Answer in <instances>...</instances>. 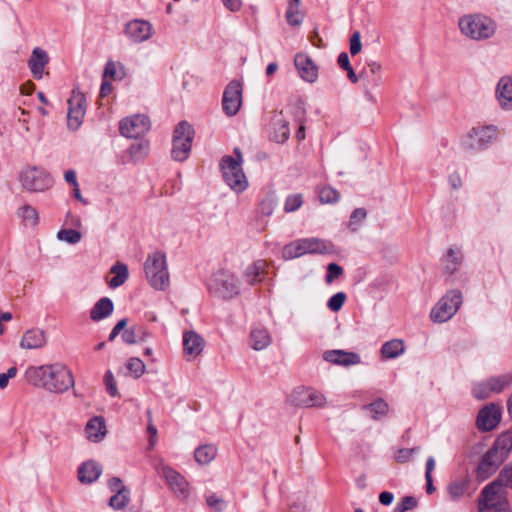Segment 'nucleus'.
Wrapping results in <instances>:
<instances>
[{
  "label": "nucleus",
  "mask_w": 512,
  "mask_h": 512,
  "mask_svg": "<svg viewBox=\"0 0 512 512\" xmlns=\"http://www.w3.org/2000/svg\"><path fill=\"white\" fill-rule=\"evenodd\" d=\"M151 127L150 120L142 114L133 115L120 122V132L127 138H138L146 134Z\"/></svg>",
  "instance_id": "obj_12"
},
{
  "label": "nucleus",
  "mask_w": 512,
  "mask_h": 512,
  "mask_svg": "<svg viewBox=\"0 0 512 512\" xmlns=\"http://www.w3.org/2000/svg\"><path fill=\"white\" fill-rule=\"evenodd\" d=\"M205 341L197 332L190 330L183 334V353L188 361L194 360L204 350Z\"/></svg>",
  "instance_id": "obj_18"
},
{
  "label": "nucleus",
  "mask_w": 512,
  "mask_h": 512,
  "mask_svg": "<svg viewBox=\"0 0 512 512\" xmlns=\"http://www.w3.org/2000/svg\"><path fill=\"white\" fill-rule=\"evenodd\" d=\"M85 433L88 440L92 442L101 441L106 435V425L104 419L100 416L91 418L86 425Z\"/></svg>",
  "instance_id": "obj_29"
},
{
  "label": "nucleus",
  "mask_w": 512,
  "mask_h": 512,
  "mask_svg": "<svg viewBox=\"0 0 512 512\" xmlns=\"http://www.w3.org/2000/svg\"><path fill=\"white\" fill-rule=\"evenodd\" d=\"M367 408L374 419L384 416L388 412V405L383 400H377L370 404Z\"/></svg>",
  "instance_id": "obj_43"
},
{
  "label": "nucleus",
  "mask_w": 512,
  "mask_h": 512,
  "mask_svg": "<svg viewBox=\"0 0 512 512\" xmlns=\"http://www.w3.org/2000/svg\"><path fill=\"white\" fill-rule=\"evenodd\" d=\"M498 130L494 126H479L473 128L469 134L472 147L483 148L498 137Z\"/></svg>",
  "instance_id": "obj_20"
},
{
  "label": "nucleus",
  "mask_w": 512,
  "mask_h": 512,
  "mask_svg": "<svg viewBox=\"0 0 512 512\" xmlns=\"http://www.w3.org/2000/svg\"><path fill=\"white\" fill-rule=\"evenodd\" d=\"M295 137L297 140L302 141L306 137V126L305 121L301 120L299 122L298 130L296 131Z\"/></svg>",
  "instance_id": "obj_61"
},
{
  "label": "nucleus",
  "mask_w": 512,
  "mask_h": 512,
  "mask_svg": "<svg viewBox=\"0 0 512 512\" xmlns=\"http://www.w3.org/2000/svg\"><path fill=\"white\" fill-rule=\"evenodd\" d=\"M124 33L134 43H141L151 38L153 28L148 21L134 19L125 25Z\"/></svg>",
  "instance_id": "obj_16"
},
{
  "label": "nucleus",
  "mask_w": 512,
  "mask_h": 512,
  "mask_svg": "<svg viewBox=\"0 0 512 512\" xmlns=\"http://www.w3.org/2000/svg\"><path fill=\"white\" fill-rule=\"evenodd\" d=\"M129 495L130 492L128 489L118 491L114 496L111 497L109 502L110 506L114 509L124 508L129 502Z\"/></svg>",
  "instance_id": "obj_39"
},
{
  "label": "nucleus",
  "mask_w": 512,
  "mask_h": 512,
  "mask_svg": "<svg viewBox=\"0 0 512 512\" xmlns=\"http://www.w3.org/2000/svg\"><path fill=\"white\" fill-rule=\"evenodd\" d=\"M193 137L194 130L189 123L182 121L175 127L171 151L174 160L181 162L188 158Z\"/></svg>",
  "instance_id": "obj_6"
},
{
  "label": "nucleus",
  "mask_w": 512,
  "mask_h": 512,
  "mask_svg": "<svg viewBox=\"0 0 512 512\" xmlns=\"http://www.w3.org/2000/svg\"><path fill=\"white\" fill-rule=\"evenodd\" d=\"M111 274H113V278H111L108 282L109 287L117 288L123 285L129 276L128 267L126 264L122 262H117L110 269Z\"/></svg>",
  "instance_id": "obj_34"
},
{
  "label": "nucleus",
  "mask_w": 512,
  "mask_h": 512,
  "mask_svg": "<svg viewBox=\"0 0 512 512\" xmlns=\"http://www.w3.org/2000/svg\"><path fill=\"white\" fill-rule=\"evenodd\" d=\"M270 140L283 144L288 138V121L284 110L274 111L269 122Z\"/></svg>",
  "instance_id": "obj_15"
},
{
  "label": "nucleus",
  "mask_w": 512,
  "mask_h": 512,
  "mask_svg": "<svg viewBox=\"0 0 512 512\" xmlns=\"http://www.w3.org/2000/svg\"><path fill=\"white\" fill-rule=\"evenodd\" d=\"M300 0H290V25L299 26L304 20V13L298 9Z\"/></svg>",
  "instance_id": "obj_40"
},
{
  "label": "nucleus",
  "mask_w": 512,
  "mask_h": 512,
  "mask_svg": "<svg viewBox=\"0 0 512 512\" xmlns=\"http://www.w3.org/2000/svg\"><path fill=\"white\" fill-rule=\"evenodd\" d=\"M122 339L126 344H135L138 342L137 333L134 328L126 329L122 333Z\"/></svg>",
  "instance_id": "obj_56"
},
{
  "label": "nucleus",
  "mask_w": 512,
  "mask_h": 512,
  "mask_svg": "<svg viewBox=\"0 0 512 512\" xmlns=\"http://www.w3.org/2000/svg\"><path fill=\"white\" fill-rule=\"evenodd\" d=\"M217 447L212 444L199 446L194 452V458L200 465L210 464L217 456Z\"/></svg>",
  "instance_id": "obj_33"
},
{
  "label": "nucleus",
  "mask_w": 512,
  "mask_h": 512,
  "mask_svg": "<svg viewBox=\"0 0 512 512\" xmlns=\"http://www.w3.org/2000/svg\"><path fill=\"white\" fill-rule=\"evenodd\" d=\"M64 177L68 183L72 184L74 187H77L78 182L76 179V174L73 170L66 171Z\"/></svg>",
  "instance_id": "obj_64"
},
{
  "label": "nucleus",
  "mask_w": 512,
  "mask_h": 512,
  "mask_svg": "<svg viewBox=\"0 0 512 512\" xmlns=\"http://www.w3.org/2000/svg\"><path fill=\"white\" fill-rule=\"evenodd\" d=\"M221 169L225 182L233 191L240 193L246 190L248 181L239 161L225 156L221 160Z\"/></svg>",
  "instance_id": "obj_7"
},
{
  "label": "nucleus",
  "mask_w": 512,
  "mask_h": 512,
  "mask_svg": "<svg viewBox=\"0 0 512 512\" xmlns=\"http://www.w3.org/2000/svg\"><path fill=\"white\" fill-rule=\"evenodd\" d=\"M102 473L101 466L95 461L84 462L78 469V479L81 483L91 484L96 481Z\"/></svg>",
  "instance_id": "obj_28"
},
{
  "label": "nucleus",
  "mask_w": 512,
  "mask_h": 512,
  "mask_svg": "<svg viewBox=\"0 0 512 512\" xmlns=\"http://www.w3.org/2000/svg\"><path fill=\"white\" fill-rule=\"evenodd\" d=\"M512 383V376L505 375L493 377L487 381L477 384L473 389L476 398L483 400L489 398L494 393H500Z\"/></svg>",
  "instance_id": "obj_13"
},
{
  "label": "nucleus",
  "mask_w": 512,
  "mask_h": 512,
  "mask_svg": "<svg viewBox=\"0 0 512 512\" xmlns=\"http://www.w3.org/2000/svg\"><path fill=\"white\" fill-rule=\"evenodd\" d=\"M294 402L297 406H321L324 404L325 398L311 388H299L294 392Z\"/></svg>",
  "instance_id": "obj_21"
},
{
  "label": "nucleus",
  "mask_w": 512,
  "mask_h": 512,
  "mask_svg": "<svg viewBox=\"0 0 512 512\" xmlns=\"http://www.w3.org/2000/svg\"><path fill=\"white\" fill-rule=\"evenodd\" d=\"M489 450L504 462L512 452V430L502 432Z\"/></svg>",
  "instance_id": "obj_22"
},
{
  "label": "nucleus",
  "mask_w": 512,
  "mask_h": 512,
  "mask_svg": "<svg viewBox=\"0 0 512 512\" xmlns=\"http://www.w3.org/2000/svg\"><path fill=\"white\" fill-rule=\"evenodd\" d=\"M294 65L297 73L304 81L312 83L318 78V66L307 54H296L294 58Z\"/></svg>",
  "instance_id": "obj_17"
},
{
  "label": "nucleus",
  "mask_w": 512,
  "mask_h": 512,
  "mask_svg": "<svg viewBox=\"0 0 512 512\" xmlns=\"http://www.w3.org/2000/svg\"><path fill=\"white\" fill-rule=\"evenodd\" d=\"M496 481H498L501 486L512 487V466L503 469Z\"/></svg>",
  "instance_id": "obj_52"
},
{
  "label": "nucleus",
  "mask_w": 512,
  "mask_h": 512,
  "mask_svg": "<svg viewBox=\"0 0 512 512\" xmlns=\"http://www.w3.org/2000/svg\"><path fill=\"white\" fill-rule=\"evenodd\" d=\"M417 500L412 496H405L395 508V512H406L415 508Z\"/></svg>",
  "instance_id": "obj_48"
},
{
  "label": "nucleus",
  "mask_w": 512,
  "mask_h": 512,
  "mask_svg": "<svg viewBox=\"0 0 512 512\" xmlns=\"http://www.w3.org/2000/svg\"><path fill=\"white\" fill-rule=\"evenodd\" d=\"M480 512H510L509 504L498 481L490 483L482 491L479 501Z\"/></svg>",
  "instance_id": "obj_5"
},
{
  "label": "nucleus",
  "mask_w": 512,
  "mask_h": 512,
  "mask_svg": "<svg viewBox=\"0 0 512 512\" xmlns=\"http://www.w3.org/2000/svg\"><path fill=\"white\" fill-rule=\"evenodd\" d=\"M338 64L340 67H342L344 70L351 67L348 55L346 53H341L338 57Z\"/></svg>",
  "instance_id": "obj_63"
},
{
  "label": "nucleus",
  "mask_w": 512,
  "mask_h": 512,
  "mask_svg": "<svg viewBox=\"0 0 512 512\" xmlns=\"http://www.w3.org/2000/svg\"><path fill=\"white\" fill-rule=\"evenodd\" d=\"M112 92V85L107 81V79L103 78V82L100 89V95L102 97L108 96Z\"/></svg>",
  "instance_id": "obj_62"
},
{
  "label": "nucleus",
  "mask_w": 512,
  "mask_h": 512,
  "mask_svg": "<svg viewBox=\"0 0 512 512\" xmlns=\"http://www.w3.org/2000/svg\"><path fill=\"white\" fill-rule=\"evenodd\" d=\"M160 475L177 498L186 500L189 497L190 486L183 475L169 466H162Z\"/></svg>",
  "instance_id": "obj_11"
},
{
  "label": "nucleus",
  "mask_w": 512,
  "mask_h": 512,
  "mask_svg": "<svg viewBox=\"0 0 512 512\" xmlns=\"http://www.w3.org/2000/svg\"><path fill=\"white\" fill-rule=\"evenodd\" d=\"M404 351V343L401 340L394 339L386 342L382 349L381 354L383 358H395L402 354Z\"/></svg>",
  "instance_id": "obj_36"
},
{
  "label": "nucleus",
  "mask_w": 512,
  "mask_h": 512,
  "mask_svg": "<svg viewBox=\"0 0 512 512\" xmlns=\"http://www.w3.org/2000/svg\"><path fill=\"white\" fill-rule=\"evenodd\" d=\"M327 269H328V273L326 275V282L327 283L333 282L334 279L338 278L343 273V269L339 265H337L335 263H330L328 265Z\"/></svg>",
  "instance_id": "obj_50"
},
{
  "label": "nucleus",
  "mask_w": 512,
  "mask_h": 512,
  "mask_svg": "<svg viewBox=\"0 0 512 512\" xmlns=\"http://www.w3.org/2000/svg\"><path fill=\"white\" fill-rule=\"evenodd\" d=\"M126 368L135 379L140 378L146 372L145 363L138 357L129 358L126 362Z\"/></svg>",
  "instance_id": "obj_37"
},
{
  "label": "nucleus",
  "mask_w": 512,
  "mask_h": 512,
  "mask_svg": "<svg viewBox=\"0 0 512 512\" xmlns=\"http://www.w3.org/2000/svg\"><path fill=\"white\" fill-rule=\"evenodd\" d=\"M103 381H104V385L106 387V391L109 393L110 396H112V397L119 396L117 382L114 378L113 373L110 370H108L105 373Z\"/></svg>",
  "instance_id": "obj_44"
},
{
  "label": "nucleus",
  "mask_w": 512,
  "mask_h": 512,
  "mask_svg": "<svg viewBox=\"0 0 512 512\" xmlns=\"http://www.w3.org/2000/svg\"><path fill=\"white\" fill-rule=\"evenodd\" d=\"M268 264L264 260H257L247 266L244 272V279L251 285L262 282L267 273Z\"/></svg>",
  "instance_id": "obj_27"
},
{
  "label": "nucleus",
  "mask_w": 512,
  "mask_h": 512,
  "mask_svg": "<svg viewBox=\"0 0 512 512\" xmlns=\"http://www.w3.org/2000/svg\"><path fill=\"white\" fill-rule=\"evenodd\" d=\"M22 186L31 192H42L50 188L52 179L41 169L30 167L20 175Z\"/></svg>",
  "instance_id": "obj_9"
},
{
  "label": "nucleus",
  "mask_w": 512,
  "mask_h": 512,
  "mask_svg": "<svg viewBox=\"0 0 512 512\" xmlns=\"http://www.w3.org/2000/svg\"><path fill=\"white\" fill-rule=\"evenodd\" d=\"M418 449L417 448H413V449H408V448H402V449H399L396 451L395 453V460L398 462V463H407L409 461H411L412 457H413V454L415 451H417Z\"/></svg>",
  "instance_id": "obj_47"
},
{
  "label": "nucleus",
  "mask_w": 512,
  "mask_h": 512,
  "mask_svg": "<svg viewBox=\"0 0 512 512\" xmlns=\"http://www.w3.org/2000/svg\"><path fill=\"white\" fill-rule=\"evenodd\" d=\"M81 233L73 229H62L57 233V238L69 244H76L81 240Z\"/></svg>",
  "instance_id": "obj_41"
},
{
  "label": "nucleus",
  "mask_w": 512,
  "mask_h": 512,
  "mask_svg": "<svg viewBox=\"0 0 512 512\" xmlns=\"http://www.w3.org/2000/svg\"><path fill=\"white\" fill-rule=\"evenodd\" d=\"M49 62V56L45 50L36 47L33 49L31 57L28 61L31 73L36 79H41L44 68Z\"/></svg>",
  "instance_id": "obj_24"
},
{
  "label": "nucleus",
  "mask_w": 512,
  "mask_h": 512,
  "mask_svg": "<svg viewBox=\"0 0 512 512\" xmlns=\"http://www.w3.org/2000/svg\"><path fill=\"white\" fill-rule=\"evenodd\" d=\"M362 49L361 36L359 32H354L350 38V53L358 54Z\"/></svg>",
  "instance_id": "obj_51"
},
{
  "label": "nucleus",
  "mask_w": 512,
  "mask_h": 512,
  "mask_svg": "<svg viewBox=\"0 0 512 512\" xmlns=\"http://www.w3.org/2000/svg\"><path fill=\"white\" fill-rule=\"evenodd\" d=\"M459 28L461 32L474 40H482L491 37L496 31L495 22L481 14H469L460 18Z\"/></svg>",
  "instance_id": "obj_3"
},
{
  "label": "nucleus",
  "mask_w": 512,
  "mask_h": 512,
  "mask_svg": "<svg viewBox=\"0 0 512 512\" xmlns=\"http://www.w3.org/2000/svg\"><path fill=\"white\" fill-rule=\"evenodd\" d=\"M223 4L230 11H238L241 8V0H222Z\"/></svg>",
  "instance_id": "obj_59"
},
{
  "label": "nucleus",
  "mask_w": 512,
  "mask_h": 512,
  "mask_svg": "<svg viewBox=\"0 0 512 512\" xmlns=\"http://www.w3.org/2000/svg\"><path fill=\"white\" fill-rule=\"evenodd\" d=\"M250 343L252 349L261 351L271 344V336L267 329L263 327L254 328L250 333Z\"/></svg>",
  "instance_id": "obj_32"
},
{
  "label": "nucleus",
  "mask_w": 512,
  "mask_h": 512,
  "mask_svg": "<svg viewBox=\"0 0 512 512\" xmlns=\"http://www.w3.org/2000/svg\"><path fill=\"white\" fill-rule=\"evenodd\" d=\"M461 257L458 250L450 249L445 258V268L449 273H452L456 266L460 263Z\"/></svg>",
  "instance_id": "obj_42"
},
{
  "label": "nucleus",
  "mask_w": 512,
  "mask_h": 512,
  "mask_svg": "<svg viewBox=\"0 0 512 512\" xmlns=\"http://www.w3.org/2000/svg\"><path fill=\"white\" fill-rule=\"evenodd\" d=\"M501 420V411L495 404H489L482 408L477 416V426L480 430H493Z\"/></svg>",
  "instance_id": "obj_19"
},
{
  "label": "nucleus",
  "mask_w": 512,
  "mask_h": 512,
  "mask_svg": "<svg viewBox=\"0 0 512 512\" xmlns=\"http://www.w3.org/2000/svg\"><path fill=\"white\" fill-rule=\"evenodd\" d=\"M145 277L150 286L157 291H166L170 286V273L166 254L155 251L148 255L144 263Z\"/></svg>",
  "instance_id": "obj_2"
},
{
  "label": "nucleus",
  "mask_w": 512,
  "mask_h": 512,
  "mask_svg": "<svg viewBox=\"0 0 512 512\" xmlns=\"http://www.w3.org/2000/svg\"><path fill=\"white\" fill-rule=\"evenodd\" d=\"M17 216L21 219L26 227L34 228L39 224L38 211L28 204L22 205L18 208Z\"/></svg>",
  "instance_id": "obj_35"
},
{
  "label": "nucleus",
  "mask_w": 512,
  "mask_h": 512,
  "mask_svg": "<svg viewBox=\"0 0 512 512\" xmlns=\"http://www.w3.org/2000/svg\"><path fill=\"white\" fill-rule=\"evenodd\" d=\"M86 98L79 91H73L68 99L67 125L70 130H77L83 122L86 113Z\"/></svg>",
  "instance_id": "obj_10"
},
{
  "label": "nucleus",
  "mask_w": 512,
  "mask_h": 512,
  "mask_svg": "<svg viewBox=\"0 0 512 512\" xmlns=\"http://www.w3.org/2000/svg\"><path fill=\"white\" fill-rule=\"evenodd\" d=\"M45 344V333L37 328L27 330L20 340V347L25 350L40 349Z\"/></svg>",
  "instance_id": "obj_25"
},
{
  "label": "nucleus",
  "mask_w": 512,
  "mask_h": 512,
  "mask_svg": "<svg viewBox=\"0 0 512 512\" xmlns=\"http://www.w3.org/2000/svg\"><path fill=\"white\" fill-rule=\"evenodd\" d=\"M114 310V304L108 297L99 299L90 311V317L93 321H100L109 317Z\"/></svg>",
  "instance_id": "obj_30"
},
{
  "label": "nucleus",
  "mask_w": 512,
  "mask_h": 512,
  "mask_svg": "<svg viewBox=\"0 0 512 512\" xmlns=\"http://www.w3.org/2000/svg\"><path fill=\"white\" fill-rule=\"evenodd\" d=\"M467 489H468V481H466V480L457 481V482L452 483L449 486V494L451 495L452 498H459L465 494Z\"/></svg>",
  "instance_id": "obj_45"
},
{
  "label": "nucleus",
  "mask_w": 512,
  "mask_h": 512,
  "mask_svg": "<svg viewBox=\"0 0 512 512\" xmlns=\"http://www.w3.org/2000/svg\"><path fill=\"white\" fill-rule=\"evenodd\" d=\"M103 78L104 79H116L118 78V73H117V65L115 62L113 61H108L105 65V69H104V74H103Z\"/></svg>",
  "instance_id": "obj_54"
},
{
  "label": "nucleus",
  "mask_w": 512,
  "mask_h": 512,
  "mask_svg": "<svg viewBox=\"0 0 512 512\" xmlns=\"http://www.w3.org/2000/svg\"><path fill=\"white\" fill-rule=\"evenodd\" d=\"M339 198V192L330 186H324L319 190V199L324 204L335 203Z\"/></svg>",
  "instance_id": "obj_38"
},
{
  "label": "nucleus",
  "mask_w": 512,
  "mask_h": 512,
  "mask_svg": "<svg viewBox=\"0 0 512 512\" xmlns=\"http://www.w3.org/2000/svg\"><path fill=\"white\" fill-rule=\"evenodd\" d=\"M502 461L497 458L490 450L483 456L477 468V476L481 480H485L492 476L502 465Z\"/></svg>",
  "instance_id": "obj_23"
},
{
  "label": "nucleus",
  "mask_w": 512,
  "mask_h": 512,
  "mask_svg": "<svg viewBox=\"0 0 512 512\" xmlns=\"http://www.w3.org/2000/svg\"><path fill=\"white\" fill-rule=\"evenodd\" d=\"M323 358L332 364L350 366L360 362L357 354L343 350H330L323 354Z\"/></svg>",
  "instance_id": "obj_26"
},
{
  "label": "nucleus",
  "mask_w": 512,
  "mask_h": 512,
  "mask_svg": "<svg viewBox=\"0 0 512 512\" xmlns=\"http://www.w3.org/2000/svg\"><path fill=\"white\" fill-rule=\"evenodd\" d=\"M303 196L301 194H296L290 199V211H294L300 208L303 205Z\"/></svg>",
  "instance_id": "obj_58"
},
{
  "label": "nucleus",
  "mask_w": 512,
  "mask_h": 512,
  "mask_svg": "<svg viewBox=\"0 0 512 512\" xmlns=\"http://www.w3.org/2000/svg\"><path fill=\"white\" fill-rule=\"evenodd\" d=\"M366 216H367V212L365 209L358 208V209L354 210V212L352 213V215L350 217V223H349L350 227L352 229H357L362 224V222L364 221Z\"/></svg>",
  "instance_id": "obj_46"
},
{
  "label": "nucleus",
  "mask_w": 512,
  "mask_h": 512,
  "mask_svg": "<svg viewBox=\"0 0 512 512\" xmlns=\"http://www.w3.org/2000/svg\"><path fill=\"white\" fill-rule=\"evenodd\" d=\"M461 303L462 295L460 292H448L431 310V320L436 323L446 322L457 312Z\"/></svg>",
  "instance_id": "obj_8"
},
{
  "label": "nucleus",
  "mask_w": 512,
  "mask_h": 512,
  "mask_svg": "<svg viewBox=\"0 0 512 512\" xmlns=\"http://www.w3.org/2000/svg\"><path fill=\"white\" fill-rule=\"evenodd\" d=\"M17 375V368L11 367L6 373L0 374V389H4L8 386L9 380Z\"/></svg>",
  "instance_id": "obj_53"
},
{
  "label": "nucleus",
  "mask_w": 512,
  "mask_h": 512,
  "mask_svg": "<svg viewBox=\"0 0 512 512\" xmlns=\"http://www.w3.org/2000/svg\"><path fill=\"white\" fill-rule=\"evenodd\" d=\"M345 300L346 295L343 292H338L329 299L328 307L332 311H339L342 308Z\"/></svg>",
  "instance_id": "obj_49"
},
{
  "label": "nucleus",
  "mask_w": 512,
  "mask_h": 512,
  "mask_svg": "<svg viewBox=\"0 0 512 512\" xmlns=\"http://www.w3.org/2000/svg\"><path fill=\"white\" fill-rule=\"evenodd\" d=\"M108 485H109V488L111 489V491H112V492H115V493H117L118 491H122V490L127 489V488L123 485V483H122L121 479H119V478H112V479L109 481Z\"/></svg>",
  "instance_id": "obj_57"
},
{
  "label": "nucleus",
  "mask_w": 512,
  "mask_h": 512,
  "mask_svg": "<svg viewBox=\"0 0 512 512\" xmlns=\"http://www.w3.org/2000/svg\"><path fill=\"white\" fill-rule=\"evenodd\" d=\"M24 376L28 382L52 393H64L75 384L72 371L63 363L29 366Z\"/></svg>",
  "instance_id": "obj_1"
},
{
  "label": "nucleus",
  "mask_w": 512,
  "mask_h": 512,
  "mask_svg": "<svg viewBox=\"0 0 512 512\" xmlns=\"http://www.w3.org/2000/svg\"><path fill=\"white\" fill-rule=\"evenodd\" d=\"M497 98L503 108L512 107V79L503 77L497 86Z\"/></svg>",
  "instance_id": "obj_31"
},
{
  "label": "nucleus",
  "mask_w": 512,
  "mask_h": 512,
  "mask_svg": "<svg viewBox=\"0 0 512 512\" xmlns=\"http://www.w3.org/2000/svg\"><path fill=\"white\" fill-rule=\"evenodd\" d=\"M274 211V202L272 199H264L259 206V212L264 216H270Z\"/></svg>",
  "instance_id": "obj_55"
},
{
  "label": "nucleus",
  "mask_w": 512,
  "mask_h": 512,
  "mask_svg": "<svg viewBox=\"0 0 512 512\" xmlns=\"http://www.w3.org/2000/svg\"><path fill=\"white\" fill-rule=\"evenodd\" d=\"M207 504L212 508L220 509L223 504V500L215 495H212L207 498Z\"/></svg>",
  "instance_id": "obj_60"
},
{
  "label": "nucleus",
  "mask_w": 512,
  "mask_h": 512,
  "mask_svg": "<svg viewBox=\"0 0 512 512\" xmlns=\"http://www.w3.org/2000/svg\"><path fill=\"white\" fill-rule=\"evenodd\" d=\"M242 84L239 81H231L223 93V110L228 116H234L242 105Z\"/></svg>",
  "instance_id": "obj_14"
},
{
  "label": "nucleus",
  "mask_w": 512,
  "mask_h": 512,
  "mask_svg": "<svg viewBox=\"0 0 512 512\" xmlns=\"http://www.w3.org/2000/svg\"><path fill=\"white\" fill-rule=\"evenodd\" d=\"M208 288L220 298L231 299L239 294V281L232 272L220 269L210 277Z\"/></svg>",
  "instance_id": "obj_4"
}]
</instances>
